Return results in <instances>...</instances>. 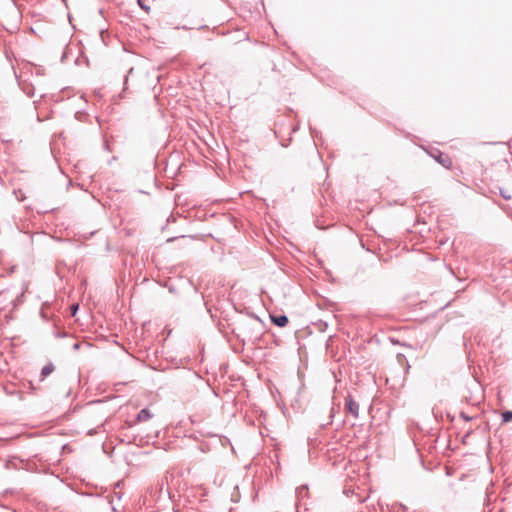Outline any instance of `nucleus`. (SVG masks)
Wrapping results in <instances>:
<instances>
[{
    "instance_id": "1",
    "label": "nucleus",
    "mask_w": 512,
    "mask_h": 512,
    "mask_svg": "<svg viewBox=\"0 0 512 512\" xmlns=\"http://www.w3.org/2000/svg\"><path fill=\"white\" fill-rule=\"evenodd\" d=\"M345 410L347 413L351 414L354 418H358L359 404L352 398L351 395H348L345 398Z\"/></svg>"
},
{
    "instance_id": "2",
    "label": "nucleus",
    "mask_w": 512,
    "mask_h": 512,
    "mask_svg": "<svg viewBox=\"0 0 512 512\" xmlns=\"http://www.w3.org/2000/svg\"><path fill=\"white\" fill-rule=\"evenodd\" d=\"M430 156L434 158L439 164H441L445 168H450L452 165L451 158L445 154L440 152L439 150H436L435 152H431Z\"/></svg>"
},
{
    "instance_id": "3",
    "label": "nucleus",
    "mask_w": 512,
    "mask_h": 512,
    "mask_svg": "<svg viewBox=\"0 0 512 512\" xmlns=\"http://www.w3.org/2000/svg\"><path fill=\"white\" fill-rule=\"evenodd\" d=\"M271 322L278 327H285L288 324V317L284 314L270 315Z\"/></svg>"
},
{
    "instance_id": "4",
    "label": "nucleus",
    "mask_w": 512,
    "mask_h": 512,
    "mask_svg": "<svg viewBox=\"0 0 512 512\" xmlns=\"http://www.w3.org/2000/svg\"><path fill=\"white\" fill-rule=\"evenodd\" d=\"M151 417H152V414H151L150 410L147 409V408H144V409L140 410L139 413L137 414V420L139 422L147 421Z\"/></svg>"
},
{
    "instance_id": "5",
    "label": "nucleus",
    "mask_w": 512,
    "mask_h": 512,
    "mask_svg": "<svg viewBox=\"0 0 512 512\" xmlns=\"http://www.w3.org/2000/svg\"><path fill=\"white\" fill-rule=\"evenodd\" d=\"M54 371V365L52 363L46 364L41 371V380H44L48 375Z\"/></svg>"
},
{
    "instance_id": "6",
    "label": "nucleus",
    "mask_w": 512,
    "mask_h": 512,
    "mask_svg": "<svg viewBox=\"0 0 512 512\" xmlns=\"http://www.w3.org/2000/svg\"><path fill=\"white\" fill-rule=\"evenodd\" d=\"M502 421L507 423L512 421V411H505L502 413Z\"/></svg>"
},
{
    "instance_id": "7",
    "label": "nucleus",
    "mask_w": 512,
    "mask_h": 512,
    "mask_svg": "<svg viewBox=\"0 0 512 512\" xmlns=\"http://www.w3.org/2000/svg\"><path fill=\"white\" fill-rule=\"evenodd\" d=\"M133 70H134L133 68H130L128 73H127V75L125 76V79H124V90L126 89V84L128 82V76L133 73Z\"/></svg>"
},
{
    "instance_id": "8",
    "label": "nucleus",
    "mask_w": 512,
    "mask_h": 512,
    "mask_svg": "<svg viewBox=\"0 0 512 512\" xmlns=\"http://www.w3.org/2000/svg\"><path fill=\"white\" fill-rule=\"evenodd\" d=\"M78 307H79V306H78V304H73V305L71 306L72 315H75V314H76V312H77V310H78Z\"/></svg>"
},
{
    "instance_id": "9",
    "label": "nucleus",
    "mask_w": 512,
    "mask_h": 512,
    "mask_svg": "<svg viewBox=\"0 0 512 512\" xmlns=\"http://www.w3.org/2000/svg\"><path fill=\"white\" fill-rule=\"evenodd\" d=\"M138 4H139V6H140L141 8H143V9H145V10H149V7H148V6H146V5H144V3H142V1H141V0H138Z\"/></svg>"
},
{
    "instance_id": "10",
    "label": "nucleus",
    "mask_w": 512,
    "mask_h": 512,
    "mask_svg": "<svg viewBox=\"0 0 512 512\" xmlns=\"http://www.w3.org/2000/svg\"><path fill=\"white\" fill-rule=\"evenodd\" d=\"M461 417L464 418L466 421L470 420L471 418L465 415L464 413H461Z\"/></svg>"
},
{
    "instance_id": "11",
    "label": "nucleus",
    "mask_w": 512,
    "mask_h": 512,
    "mask_svg": "<svg viewBox=\"0 0 512 512\" xmlns=\"http://www.w3.org/2000/svg\"><path fill=\"white\" fill-rule=\"evenodd\" d=\"M501 195L506 200L510 199V195H506V193H501Z\"/></svg>"
},
{
    "instance_id": "12",
    "label": "nucleus",
    "mask_w": 512,
    "mask_h": 512,
    "mask_svg": "<svg viewBox=\"0 0 512 512\" xmlns=\"http://www.w3.org/2000/svg\"><path fill=\"white\" fill-rule=\"evenodd\" d=\"M73 348H74L75 350L79 349V348H80V344H79V343H75V344L73 345Z\"/></svg>"
}]
</instances>
